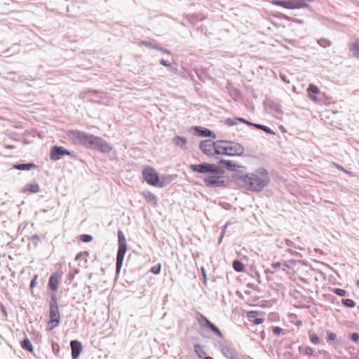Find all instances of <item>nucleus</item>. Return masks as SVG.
Wrapping results in <instances>:
<instances>
[{"mask_svg":"<svg viewBox=\"0 0 359 359\" xmlns=\"http://www.w3.org/2000/svg\"><path fill=\"white\" fill-rule=\"evenodd\" d=\"M199 147L204 154L213 156L214 141L211 140H203L200 142Z\"/></svg>","mask_w":359,"mask_h":359,"instance_id":"nucleus-12","label":"nucleus"},{"mask_svg":"<svg viewBox=\"0 0 359 359\" xmlns=\"http://www.w3.org/2000/svg\"><path fill=\"white\" fill-rule=\"evenodd\" d=\"M142 175L149 185L157 187V184H159V175L154 168L150 166L144 168L142 171Z\"/></svg>","mask_w":359,"mask_h":359,"instance_id":"nucleus-8","label":"nucleus"},{"mask_svg":"<svg viewBox=\"0 0 359 359\" xmlns=\"http://www.w3.org/2000/svg\"><path fill=\"white\" fill-rule=\"evenodd\" d=\"M60 322V313L56 296L53 294L50 301V320L48 325L53 329L57 326Z\"/></svg>","mask_w":359,"mask_h":359,"instance_id":"nucleus-6","label":"nucleus"},{"mask_svg":"<svg viewBox=\"0 0 359 359\" xmlns=\"http://www.w3.org/2000/svg\"><path fill=\"white\" fill-rule=\"evenodd\" d=\"M219 165H222L224 169L229 171H235L238 168H244L243 165H236L233 161L229 160L221 159L218 161Z\"/></svg>","mask_w":359,"mask_h":359,"instance_id":"nucleus-14","label":"nucleus"},{"mask_svg":"<svg viewBox=\"0 0 359 359\" xmlns=\"http://www.w3.org/2000/svg\"><path fill=\"white\" fill-rule=\"evenodd\" d=\"M202 180L205 187L209 188L226 187L228 184V180L224 176L214 174H208Z\"/></svg>","mask_w":359,"mask_h":359,"instance_id":"nucleus-5","label":"nucleus"},{"mask_svg":"<svg viewBox=\"0 0 359 359\" xmlns=\"http://www.w3.org/2000/svg\"><path fill=\"white\" fill-rule=\"evenodd\" d=\"M141 43L147 48L158 50L163 53L170 54V50L159 46L158 44H153L152 43H151L149 41H142Z\"/></svg>","mask_w":359,"mask_h":359,"instance_id":"nucleus-18","label":"nucleus"},{"mask_svg":"<svg viewBox=\"0 0 359 359\" xmlns=\"http://www.w3.org/2000/svg\"><path fill=\"white\" fill-rule=\"evenodd\" d=\"M264 321V319L262 318H255V320H254V323L256 325H259V324H261Z\"/></svg>","mask_w":359,"mask_h":359,"instance_id":"nucleus-55","label":"nucleus"},{"mask_svg":"<svg viewBox=\"0 0 359 359\" xmlns=\"http://www.w3.org/2000/svg\"><path fill=\"white\" fill-rule=\"evenodd\" d=\"M161 265L160 264H156L154 266H153L151 269H150V271L154 273V274H158L160 273L161 272Z\"/></svg>","mask_w":359,"mask_h":359,"instance_id":"nucleus-39","label":"nucleus"},{"mask_svg":"<svg viewBox=\"0 0 359 359\" xmlns=\"http://www.w3.org/2000/svg\"><path fill=\"white\" fill-rule=\"evenodd\" d=\"M246 125L249 126H252L253 127V125H255V123H252L248 120L245 121V123Z\"/></svg>","mask_w":359,"mask_h":359,"instance_id":"nucleus-58","label":"nucleus"},{"mask_svg":"<svg viewBox=\"0 0 359 359\" xmlns=\"http://www.w3.org/2000/svg\"><path fill=\"white\" fill-rule=\"evenodd\" d=\"M337 338V335L334 332H327V340L329 341H334Z\"/></svg>","mask_w":359,"mask_h":359,"instance_id":"nucleus-42","label":"nucleus"},{"mask_svg":"<svg viewBox=\"0 0 359 359\" xmlns=\"http://www.w3.org/2000/svg\"><path fill=\"white\" fill-rule=\"evenodd\" d=\"M221 351L223 353V355H225L226 357H227L229 358H233V352L231 350V348H229L228 346H226L225 345H222Z\"/></svg>","mask_w":359,"mask_h":359,"instance_id":"nucleus-30","label":"nucleus"},{"mask_svg":"<svg viewBox=\"0 0 359 359\" xmlns=\"http://www.w3.org/2000/svg\"><path fill=\"white\" fill-rule=\"evenodd\" d=\"M69 139L76 144L82 145L102 154H108L112 150V146L102 137L77 130H69Z\"/></svg>","mask_w":359,"mask_h":359,"instance_id":"nucleus-1","label":"nucleus"},{"mask_svg":"<svg viewBox=\"0 0 359 359\" xmlns=\"http://www.w3.org/2000/svg\"><path fill=\"white\" fill-rule=\"evenodd\" d=\"M309 339H310V341H311V343H313L314 344H320V340L319 337H318V335L316 333L312 332H309Z\"/></svg>","mask_w":359,"mask_h":359,"instance_id":"nucleus-33","label":"nucleus"},{"mask_svg":"<svg viewBox=\"0 0 359 359\" xmlns=\"http://www.w3.org/2000/svg\"><path fill=\"white\" fill-rule=\"evenodd\" d=\"M37 283V276H34V277L32 279L30 282V287L34 288Z\"/></svg>","mask_w":359,"mask_h":359,"instance_id":"nucleus-47","label":"nucleus"},{"mask_svg":"<svg viewBox=\"0 0 359 359\" xmlns=\"http://www.w3.org/2000/svg\"><path fill=\"white\" fill-rule=\"evenodd\" d=\"M313 353V348L310 346H306L305 348L304 353L307 355H312Z\"/></svg>","mask_w":359,"mask_h":359,"instance_id":"nucleus-46","label":"nucleus"},{"mask_svg":"<svg viewBox=\"0 0 359 359\" xmlns=\"http://www.w3.org/2000/svg\"><path fill=\"white\" fill-rule=\"evenodd\" d=\"M293 22L299 23V24H302L303 23V20H301V19H294V20H293Z\"/></svg>","mask_w":359,"mask_h":359,"instance_id":"nucleus-60","label":"nucleus"},{"mask_svg":"<svg viewBox=\"0 0 359 359\" xmlns=\"http://www.w3.org/2000/svg\"><path fill=\"white\" fill-rule=\"evenodd\" d=\"M69 345L71 348L72 358L78 359L80 354L83 351L82 343L77 339H74L70 341Z\"/></svg>","mask_w":359,"mask_h":359,"instance_id":"nucleus-10","label":"nucleus"},{"mask_svg":"<svg viewBox=\"0 0 359 359\" xmlns=\"http://www.w3.org/2000/svg\"><path fill=\"white\" fill-rule=\"evenodd\" d=\"M314 1V0H291L292 9H298L308 7V3Z\"/></svg>","mask_w":359,"mask_h":359,"instance_id":"nucleus-16","label":"nucleus"},{"mask_svg":"<svg viewBox=\"0 0 359 359\" xmlns=\"http://www.w3.org/2000/svg\"><path fill=\"white\" fill-rule=\"evenodd\" d=\"M13 168L18 170H29L32 168H36L37 166L34 163H16L13 165Z\"/></svg>","mask_w":359,"mask_h":359,"instance_id":"nucleus-17","label":"nucleus"},{"mask_svg":"<svg viewBox=\"0 0 359 359\" xmlns=\"http://www.w3.org/2000/svg\"><path fill=\"white\" fill-rule=\"evenodd\" d=\"M349 50L353 57L359 58V38L350 45Z\"/></svg>","mask_w":359,"mask_h":359,"instance_id":"nucleus-22","label":"nucleus"},{"mask_svg":"<svg viewBox=\"0 0 359 359\" xmlns=\"http://www.w3.org/2000/svg\"><path fill=\"white\" fill-rule=\"evenodd\" d=\"M287 252H290V253L291 255H292L299 256L300 257H302V255H301L300 253H299V252H296V251H294V250H291V249H288V250H287Z\"/></svg>","mask_w":359,"mask_h":359,"instance_id":"nucleus-53","label":"nucleus"},{"mask_svg":"<svg viewBox=\"0 0 359 359\" xmlns=\"http://www.w3.org/2000/svg\"><path fill=\"white\" fill-rule=\"evenodd\" d=\"M228 143V140H217L214 142L213 156L218 158L217 155L222 154L223 147Z\"/></svg>","mask_w":359,"mask_h":359,"instance_id":"nucleus-15","label":"nucleus"},{"mask_svg":"<svg viewBox=\"0 0 359 359\" xmlns=\"http://www.w3.org/2000/svg\"><path fill=\"white\" fill-rule=\"evenodd\" d=\"M272 4L287 9H292L291 0H273Z\"/></svg>","mask_w":359,"mask_h":359,"instance_id":"nucleus-24","label":"nucleus"},{"mask_svg":"<svg viewBox=\"0 0 359 359\" xmlns=\"http://www.w3.org/2000/svg\"><path fill=\"white\" fill-rule=\"evenodd\" d=\"M0 309L2 311V313H4V316H7L6 309L2 304H0Z\"/></svg>","mask_w":359,"mask_h":359,"instance_id":"nucleus-54","label":"nucleus"},{"mask_svg":"<svg viewBox=\"0 0 359 359\" xmlns=\"http://www.w3.org/2000/svg\"><path fill=\"white\" fill-rule=\"evenodd\" d=\"M21 347L29 353L33 352L34 348L32 346V344L31 343L30 340L26 337L20 342Z\"/></svg>","mask_w":359,"mask_h":359,"instance_id":"nucleus-25","label":"nucleus"},{"mask_svg":"<svg viewBox=\"0 0 359 359\" xmlns=\"http://www.w3.org/2000/svg\"><path fill=\"white\" fill-rule=\"evenodd\" d=\"M79 238L80 241L83 243H89L93 240V236L90 234H82Z\"/></svg>","mask_w":359,"mask_h":359,"instance_id":"nucleus-37","label":"nucleus"},{"mask_svg":"<svg viewBox=\"0 0 359 359\" xmlns=\"http://www.w3.org/2000/svg\"><path fill=\"white\" fill-rule=\"evenodd\" d=\"M282 331L283 330L280 327H273V333L276 335L280 334Z\"/></svg>","mask_w":359,"mask_h":359,"instance_id":"nucleus-48","label":"nucleus"},{"mask_svg":"<svg viewBox=\"0 0 359 359\" xmlns=\"http://www.w3.org/2000/svg\"><path fill=\"white\" fill-rule=\"evenodd\" d=\"M88 255H89V252H87V251L81 252L79 254H77V255L76 256L75 259H76V261L83 260V265H85V264H86V262H87L86 257Z\"/></svg>","mask_w":359,"mask_h":359,"instance_id":"nucleus-31","label":"nucleus"},{"mask_svg":"<svg viewBox=\"0 0 359 359\" xmlns=\"http://www.w3.org/2000/svg\"><path fill=\"white\" fill-rule=\"evenodd\" d=\"M197 321L201 327H205L211 330L217 337L222 339L224 337L223 334L220 330L212 322H210L203 314L200 312H197Z\"/></svg>","mask_w":359,"mask_h":359,"instance_id":"nucleus-7","label":"nucleus"},{"mask_svg":"<svg viewBox=\"0 0 359 359\" xmlns=\"http://www.w3.org/2000/svg\"><path fill=\"white\" fill-rule=\"evenodd\" d=\"M227 144H229L227 156H241L243 154L245 149L241 144L232 141H228Z\"/></svg>","mask_w":359,"mask_h":359,"instance_id":"nucleus-9","label":"nucleus"},{"mask_svg":"<svg viewBox=\"0 0 359 359\" xmlns=\"http://www.w3.org/2000/svg\"><path fill=\"white\" fill-rule=\"evenodd\" d=\"M236 120H237L238 122H241V123H245V121H246V119H245L243 118H236Z\"/></svg>","mask_w":359,"mask_h":359,"instance_id":"nucleus-57","label":"nucleus"},{"mask_svg":"<svg viewBox=\"0 0 359 359\" xmlns=\"http://www.w3.org/2000/svg\"><path fill=\"white\" fill-rule=\"evenodd\" d=\"M233 269L237 272H242L245 269V266L242 262L238 259H235L232 263Z\"/></svg>","mask_w":359,"mask_h":359,"instance_id":"nucleus-28","label":"nucleus"},{"mask_svg":"<svg viewBox=\"0 0 359 359\" xmlns=\"http://www.w3.org/2000/svg\"><path fill=\"white\" fill-rule=\"evenodd\" d=\"M238 183L250 191L259 192L269 183L270 177L268 171L264 168L256 170L255 173L233 175Z\"/></svg>","mask_w":359,"mask_h":359,"instance_id":"nucleus-2","label":"nucleus"},{"mask_svg":"<svg viewBox=\"0 0 359 359\" xmlns=\"http://www.w3.org/2000/svg\"><path fill=\"white\" fill-rule=\"evenodd\" d=\"M172 71L174 70V71H176V69H174V68H172L171 69Z\"/></svg>","mask_w":359,"mask_h":359,"instance_id":"nucleus-63","label":"nucleus"},{"mask_svg":"<svg viewBox=\"0 0 359 359\" xmlns=\"http://www.w3.org/2000/svg\"><path fill=\"white\" fill-rule=\"evenodd\" d=\"M230 224H231V222H227V223H226V224L224 226L223 229H222V233H221V235H220L219 238V243H221V242H222V238H223V236H224V232H225V230H226V229L227 228V226H228L229 225H230Z\"/></svg>","mask_w":359,"mask_h":359,"instance_id":"nucleus-44","label":"nucleus"},{"mask_svg":"<svg viewBox=\"0 0 359 359\" xmlns=\"http://www.w3.org/2000/svg\"><path fill=\"white\" fill-rule=\"evenodd\" d=\"M194 352L197 354L198 358H203L206 356V353L203 350V346L201 344H196L194 346Z\"/></svg>","mask_w":359,"mask_h":359,"instance_id":"nucleus-27","label":"nucleus"},{"mask_svg":"<svg viewBox=\"0 0 359 359\" xmlns=\"http://www.w3.org/2000/svg\"><path fill=\"white\" fill-rule=\"evenodd\" d=\"M229 144H225L223 147V149H222V154L221 155H225V156H227V154L229 153Z\"/></svg>","mask_w":359,"mask_h":359,"instance_id":"nucleus-45","label":"nucleus"},{"mask_svg":"<svg viewBox=\"0 0 359 359\" xmlns=\"http://www.w3.org/2000/svg\"><path fill=\"white\" fill-rule=\"evenodd\" d=\"M68 154H69V156H72V154H71V152L69 151L68 152Z\"/></svg>","mask_w":359,"mask_h":359,"instance_id":"nucleus-62","label":"nucleus"},{"mask_svg":"<svg viewBox=\"0 0 359 359\" xmlns=\"http://www.w3.org/2000/svg\"><path fill=\"white\" fill-rule=\"evenodd\" d=\"M224 122H225V124L229 126H233L238 123L236 118H226Z\"/></svg>","mask_w":359,"mask_h":359,"instance_id":"nucleus-40","label":"nucleus"},{"mask_svg":"<svg viewBox=\"0 0 359 359\" xmlns=\"http://www.w3.org/2000/svg\"><path fill=\"white\" fill-rule=\"evenodd\" d=\"M350 339L354 342H357L359 340V334L356 332H353L350 334Z\"/></svg>","mask_w":359,"mask_h":359,"instance_id":"nucleus-43","label":"nucleus"},{"mask_svg":"<svg viewBox=\"0 0 359 359\" xmlns=\"http://www.w3.org/2000/svg\"><path fill=\"white\" fill-rule=\"evenodd\" d=\"M142 196L148 203H152L153 201L156 200V196L149 191H143L142 193Z\"/></svg>","mask_w":359,"mask_h":359,"instance_id":"nucleus-26","label":"nucleus"},{"mask_svg":"<svg viewBox=\"0 0 359 359\" xmlns=\"http://www.w3.org/2000/svg\"><path fill=\"white\" fill-rule=\"evenodd\" d=\"M332 292L339 297H345L347 294V292L341 288H334Z\"/></svg>","mask_w":359,"mask_h":359,"instance_id":"nucleus-36","label":"nucleus"},{"mask_svg":"<svg viewBox=\"0 0 359 359\" xmlns=\"http://www.w3.org/2000/svg\"><path fill=\"white\" fill-rule=\"evenodd\" d=\"M317 42L320 46L323 48L329 47L331 46V41L325 38H320L318 40Z\"/></svg>","mask_w":359,"mask_h":359,"instance_id":"nucleus-34","label":"nucleus"},{"mask_svg":"<svg viewBox=\"0 0 359 359\" xmlns=\"http://www.w3.org/2000/svg\"><path fill=\"white\" fill-rule=\"evenodd\" d=\"M307 91H308V93L309 94H311V93H313V94H318L320 93V90L318 89V88L313 85V84H310L307 88Z\"/></svg>","mask_w":359,"mask_h":359,"instance_id":"nucleus-35","label":"nucleus"},{"mask_svg":"<svg viewBox=\"0 0 359 359\" xmlns=\"http://www.w3.org/2000/svg\"><path fill=\"white\" fill-rule=\"evenodd\" d=\"M309 97L311 100H313V101H316L318 100L316 95H311V94H309Z\"/></svg>","mask_w":359,"mask_h":359,"instance_id":"nucleus-59","label":"nucleus"},{"mask_svg":"<svg viewBox=\"0 0 359 359\" xmlns=\"http://www.w3.org/2000/svg\"><path fill=\"white\" fill-rule=\"evenodd\" d=\"M223 208L226 210H229L231 208V205L229 203H225Z\"/></svg>","mask_w":359,"mask_h":359,"instance_id":"nucleus-56","label":"nucleus"},{"mask_svg":"<svg viewBox=\"0 0 359 359\" xmlns=\"http://www.w3.org/2000/svg\"><path fill=\"white\" fill-rule=\"evenodd\" d=\"M174 180V177L170 175H164L161 176V179L159 178V184H157L158 187H164L167 186L168 184H170L172 180Z\"/></svg>","mask_w":359,"mask_h":359,"instance_id":"nucleus-21","label":"nucleus"},{"mask_svg":"<svg viewBox=\"0 0 359 359\" xmlns=\"http://www.w3.org/2000/svg\"><path fill=\"white\" fill-rule=\"evenodd\" d=\"M118 251L116 254V273L118 274L123 266V262L127 251L126 239L122 231H118Z\"/></svg>","mask_w":359,"mask_h":359,"instance_id":"nucleus-4","label":"nucleus"},{"mask_svg":"<svg viewBox=\"0 0 359 359\" xmlns=\"http://www.w3.org/2000/svg\"><path fill=\"white\" fill-rule=\"evenodd\" d=\"M160 64L164 67H170L171 65V63L170 62H168V60H165L164 59H161L160 60Z\"/></svg>","mask_w":359,"mask_h":359,"instance_id":"nucleus-49","label":"nucleus"},{"mask_svg":"<svg viewBox=\"0 0 359 359\" xmlns=\"http://www.w3.org/2000/svg\"><path fill=\"white\" fill-rule=\"evenodd\" d=\"M57 285H58V275L56 273H54L50 276V277L49 278L48 287L51 290L55 291L57 289Z\"/></svg>","mask_w":359,"mask_h":359,"instance_id":"nucleus-20","label":"nucleus"},{"mask_svg":"<svg viewBox=\"0 0 359 359\" xmlns=\"http://www.w3.org/2000/svg\"><path fill=\"white\" fill-rule=\"evenodd\" d=\"M192 129L196 132V134L200 137L216 138V135L210 129L201 126H194Z\"/></svg>","mask_w":359,"mask_h":359,"instance_id":"nucleus-13","label":"nucleus"},{"mask_svg":"<svg viewBox=\"0 0 359 359\" xmlns=\"http://www.w3.org/2000/svg\"><path fill=\"white\" fill-rule=\"evenodd\" d=\"M189 169L195 172L201 174H214L216 175H222L224 174V168L222 165H215L209 163H202L200 164H191Z\"/></svg>","mask_w":359,"mask_h":359,"instance_id":"nucleus-3","label":"nucleus"},{"mask_svg":"<svg viewBox=\"0 0 359 359\" xmlns=\"http://www.w3.org/2000/svg\"><path fill=\"white\" fill-rule=\"evenodd\" d=\"M341 304L348 308H353L355 306V302L351 299H341Z\"/></svg>","mask_w":359,"mask_h":359,"instance_id":"nucleus-32","label":"nucleus"},{"mask_svg":"<svg viewBox=\"0 0 359 359\" xmlns=\"http://www.w3.org/2000/svg\"><path fill=\"white\" fill-rule=\"evenodd\" d=\"M288 262L294 263V261H288L287 262L285 263V266H287V267H290V265H289Z\"/></svg>","mask_w":359,"mask_h":359,"instance_id":"nucleus-61","label":"nucleus"},{"mask_svg":"<svg viewBox=\"0 0 359 359\" xmlns=\"http://www.w3.org/2000/svg\"><path fill=\"white\" fill-rule=\"evenodd\" d=\"M29 241H34V245L35 247L37 246L38 242L41 240L38 234H34L31 236L27 237Z\"/></svg>","mask_w":359,"mask_h":359,"instance_id":"nucleus-38","label":"nucleus"},{"mask_svg":"<svg viewBox=\"0 0 359 359\" xmlns=\"http://www.w3.org/2000/svg\"><path fill=\"white\" fill-rule=\"evenodd\" d=\"M172 142L176 146H178L183 149H187L186 144H187V140L184 137L180 136V135H175L172 138Z\"/></svg>","mask_w":359,"mask_h":359,"instance_id":"nucleus-19","label":"nucleus"},{"mask_svg":"<svg viewBox=\"0 0 359 359\" xmlns=\"http://www.w3.org/2000/svg\"><path fill=\"white\" fill-rule=\"evenodd\" d=\"M23 191H29L32 194L38 193L39 191V186L37 183L27 184L24 187Z\"/></svg>","mask_w":359,"mask_h":359,"instance_id":"nucleus-23","label":"nucleus"},{"mask_svg":"<svg viewBox=\"0 0 359 359\" xmlns=\"http://www.w3.org/2000/svg\"><path fill=\"white\" fill-rule=\"evenodd\" d=\"M253 127L258 130H262L268 134L276 135V133L266 126L255 123V125H253Z\"/></svg>","mask_w":359,"mask_h":359,"instance_id":"nucleus-29","label":"nucleus"},{"mask_svg":"<svg viewBox=\"0 0 359 359\" xmlns=\"http://www.w3.org/2000/svg\"><path fill=\"white\" fill-rule=\"evenodd\" d=\"M52 348H53V353L55 354V355H59V352H60V346L57 343H53L52 344Z\"/></svg>","mask_w":359,"mask_h":359,"instance_id":"nucleus-41","label":"nucleus"},{"mask_svg":"<svg viewBox=\"0 0 359 359\" xmlns=\"http://www.w3.org/2000/svg\"><path fill=\"white\" fill-rule=\"evenodd\" d=\"M285 244L289 247H292L297 248L295 244L289 239H285Z\"/></svg>","mask_w":359,"mask_h":359,"instance_id":"nucleus-50","label":"nucleus"},{"mask_svg":"<svg viewBox=\"0 0 359 359\" xmlns=\"http://www.w3.org/2000/svg\"><path fill=\"white\" fill-rule=\"evenodd\" d=\"M201 273H202V276H203V282L205 284H206L207 283V275H206V273H205V271L204 269V268L202 266L201 269Z\"/></svg>","mask_w":359,"mask_h":359,"instance_id":"nucleus-51","label":"nucleus"},{"mask_svg":"<svg viewBox=\"0 0 359 359\" xmlns=\"http://www.w3.org/2000/svg\"><path fill=\"white\" fill-rule=\"evenodd\" d=\"M67 155V149L59 147L53 146L50 151V158L52 161L60 160L62 157Z\"/></svg>","mask_w":359,"mask_h":359,"instance_id":"nucleus-11","label":"nucleus"},{"mask_svg":"<svg viewBox=\"0 0 359 359\" xmlns=\"http://www.w3.org/2000/svg\"><path fill=\"white\" fill-rule=\"evenodd\" d=\"M281 266V263L280 262H277L271 264V267L274 269H280Z\"/></svg>","mask_w":359,"mask_h":359,"instance_id":"nucleus-52","label":"nucleus"}]
</instances>
